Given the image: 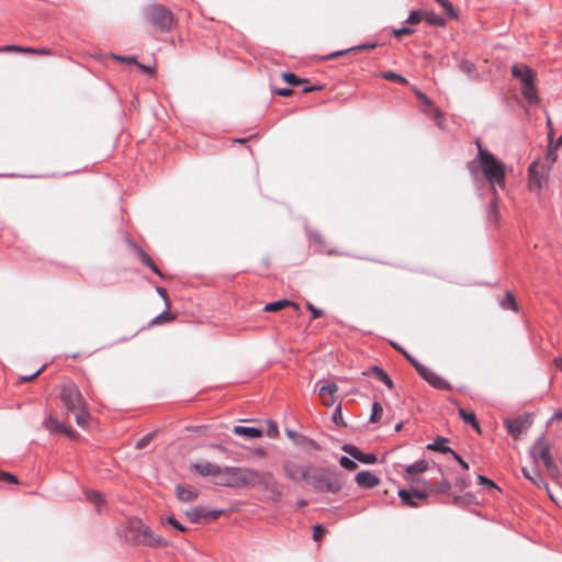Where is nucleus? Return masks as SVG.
Returning <instances> with one entry per match:
<instances>
[{
  "instance_id": "49530a36",
  "label": "nucleus",
  "mask_w": 562,
  "mask_h": 562,
  "mask_svg": "<svg viewBox=\"0 0 562 562\" xmlns=\"http://www.w3.org/2000/svg\"><path fill=\"white\" fill-rule=\"evenodd\" d=\"M326 530L321 525H315L313 528V539L314 541H319L325 535Z\"/></svg>"
},
{
  "instance_id": "58836bf2",
  "label": "nucleus",
  "mask_w": 562,
  "mask_h": 562,
  "mask_svg": "<svg viewBox=\"0 0 562 562\" xmlns=\"http://www.w3.org/2000/svg\"><path fill=\"white\" fill-rule=\"evenodd\" d=\"M423 111L434 120H439L442 115L440 110L438 108L434 106L432 103H431V106H426L423 109Z\"/></svg>"
},
{
  "instance_id": "864d4df0",
  "label": "nucleus",
  "mask_w": 562,
  "mask_h": 562,
  "mask_svg": "<svg viewBox=\"0 0 562 562\" xmlns=\"http://www.w3.org/2000/svg\"><path fill=\"white\" fill-rule=\"evenodd\" d=\"M44 367L40 368L37 371H35L34 373L30 374V373H26L25 375H21V380L23 382H30L32 380H34L37 375H40V373L43 371Z\"/></svg>"
},
{
  "instance_id": "a18cd8bd",
  "label": "nucleus",
  "mask_w": 562,
  "mask_h": 562,
  "mask_svg": "<svg viewBox=\"0 0 562 562\" xmlns=\"http://www.w3.org/2000/svg\"><path fill=\"white\" fill-rule=\"evenodd\" d=\"M153 438H154L153 434H147L146 436H144L136 442V449H138V450L144 449L145 447H147L149 445V442L153 440Z\"/></svg>"
},
{
  "instance_id": "bb28decb",
  "label": "nucleus",
  "mask_w": 562,
  "mask_h": 562,
  "mask_svg": "<svg viewBox=\"0 0 562 562\" xmlns=\"http://www.w3.org/2000/svg\"><path fill=\"white\" fill-rule=\"evenodd\" d=\"M562 145V136L558 139V142L555 144L552 143H549L548 145V153L546 155V159L549 164V168L552 164H554L558 159V156H557V149L559 148V146Z\"/></svg>"
},
{
  "instance_id": "9d476101",
  "label": "nucleus",
  "mask_w": 562,
  "mask_h": 562,
  "mask_svg": "<svg viewBox=\"0 0 562 562\" xmlns=\"http://www.w3.org/2000/svg\"><path fill=\"white\" fill-rule=\"evenodd\" d=\"M504 424L508 432L517 439L520 435H524L530 428L532 420L529 416L519 417L516 419H505Z\"/></svg>"
},
{
  "instance_id": "5701e85b",
  "label": "nucleus",
  "mask_w": 562,
  "mask_h": 562,
  "mask_svg": "<svg viewBox=\"0 0 562 562\" xmlns=\"http://www.w3.org/2000/svg\"><path fill=\"white\" fill-rule=\"evenodd\" d=\"M493 195L494 196L490 203V207L487 211V221L490 223L496 225L498 223V218H499V214H498V210H497L498 196H497L496 190L493 191Z\"/></svg>"
},
{
  "instance_id": "473e14b6",
  "label": "nucleus",
  "mask_w": 562,
  "mask_h": 562,
  "mask_svg": "<svg viewBox=\"0 0 562 562\" xmlns=\"http://www.w3.org/2000/svg\"><path fill=\"white\" fill-rule=\"evenodd\" d=\"M282 79L286 82V83H290V85H293V86H299V85H302L304 82H307L306 79H300L297 78L294 74L292 72H283L281 75Z\"/></svg>"
},
{
  "instance_id": "5fc2aeb1",
  "label": "nucleus",
  "mask_w": 562,
  "mask_h": 562,
  "mask_svg": "<svg viewBox=\"0 0 562 562\" xmlns=\"http://www.w3.org/2000/svg\"><path fill=\"white\" fill-rule=\"evenodd\" d=\"M415 92H416V97L424 103V105H425L424 108L431 106L432 102L430 99H428V97L425 93L417 91V90Z\"/></svg>"
},
{
  "instance_id": "c03bdc74",
  "label": "nucleus",
  "mask_w": 562,
  "mask_h": 562,
  "mask_svg": "<svg viewBox=\"0 0 562 562\" xmlns=\"http://www.w3.org/2000/svg\"><path fill=\"white\" fill-rule=\"evenodd\" d=\"M166 522L169 526L173 527L175 529H177V530H179L181 532L187 531V528L183 525H181L180 522H178L176 520V518L173 517V515L168 516L167 519H166Z\"/></svg>"
},
{
  "instance_id": "bf43d9fd",
  "label": "nucleus",
  "mask_w": 562,
  "mask_h": 562,
  "mask_svg": "<svg viewBox=\"0 0 562 562\" xmlns=\"http://www.w3.org/2000/svg\"><path fill=\"white\" fill-rule=\"evenodd\" d=\"M137 67H138L140 70H143V71H145V72L149 74L150 76H154V75H155V72H156L155 68H154V67H151V66H145V65L139 64V63H138V64H137Z\"/></svg>"
},
{
  "instance_id": "e2e57ef3",
  "label": "nucleus",
  "mask_w": 562,
  "mask_h": 562,
  "mask_svg": "<svg viewBox=\"0 0 562 562\" xmlns=\"http://www.w3.org/2000/svg\"><path fill=\"white\" fill-rule=\"evenodd\" d=\"M404 356L409 360V362L414 366L417 372L418 368L425 367L424 364L419 363L416 359L412 358L408 353L404 352Z\"/></svg>"
},
{
  "instance_id": "f704fd0d",
  "label": "nucleus",
  "mask_w": 562,
  "mask_h": 562,
  "mask_svg": "<svg viewBox=\"0 0 562 562\" xmlns=\"http://www.w3.org/2000/svg\"><path fill=\"white\" fill-rule=\"evenodd\" d=\"M175 319V315H172L171 313H168V312H162L161 314H159L158 316H156L150 325H158V324H162V323H168V322H171Z\"/></svg>"
},
{
  "instance_id": "393cba45",
  "label": "nucleus",
  "mask_w": 562,
  "mask_h": 562,
  "mask_svg": "<svg viewBox=\"0 0 562 562\" xmlns=\"http://www.w3.org/2000/svg\"><path fill=\"white\" fill-rule=\"evenodd\" d=\"M459 415L462 418V420L467 424H471L472 427L477 431L481 432L480 425L476 420L475 414L473 412H467L464 408L459 407Z\"/></svg>"
},
{
  "instance_id": "a19ab883",
  "label": "nucleus",
  "mask_w": 562,
  "mask_h": 562,
  "mask_svg": "<svg viewBox=\"0 0 562 562\" xmlns=\"http://www.w3.org/2000/svg\"><path fill=\"white\" fill-rule=\"evenodd\" d=\"M0 481L7 482V483H12V484H19V480L14 474L4 472L1 470H0Z\"/></svg>"
},
{
  "instance_id": "c85d7f7f",
  "label": "nucleus",
  "mask_w": 562,
  "mask_h": 562,
  "mask_svg": "<svg viewBox=\"0 0 562 562\" xmlns=\"http://www.w3.org/2000/svg\"><path fill=\"white\" fill-rule=\"evenodd\" d=\"M290 304H291V301H289V300H280V301H276V302L266 304V306L263 307V311L265 312H278L284 307H289Z\"/></svg>"
},
{
  "instance_id": "f03ea898",
  "label": "nucleus",
  "mask_w": 562,
  "mask_h": 562,
  "mask_svg": "<svg viewBox=\"0 0 562 562\" xmlns=\"http://www.w3.org/2000/svg\"><path fill=\"white\" fill-rule=\"evenodd\" d=\"M60 401L66 409L76 416L77 425L86 427L89 418L88 404L75 383H68L61 387Z\"/></svg>"
},
{
  "instance_id": "603ef678",
  "label": "nucleus",
  "mask_w": 562,
  "mask_h": 562,
  "mask_svg": "<svg viewBox=\"0 0 562 562\" xmlns=\"http://www.w3.org/2000/svg\"><path fill=\"white\" fill-rule=\"evenodd\" d=\"M412 33H413V30L409 27H402V29L393 31L394 36L397 38H401L404 35H411Z\"/></svg>"
},
{
  "instance_id": "774afa93",
  "label": "nucleus",
  "mask_w": 562,
  "mask_h": 562,
  "mask_svg": "<svg viewBox=\"0 0 562 562\" xmlns=\"http://www.w3.org/2000/svg\"><path fill=\"white\" fill-rule=\"evenodd\" d=\"M553 364L557 369L561 370L562 371V358H555L553 360Z\"/></svg>"
},
{
  "instance_id": "79ce46f5",
  "label": "nucleus",
  "mask_w": 562,
  "mask_h": 562,
  "mask_svg": "<svg viewBox=\"0 0 562 562\" xmlns=\"http://www.w3.org/2000/svg\"><path fill=\"white\" fill-rule=\"evenodd\" d=\"M359 462L364 464H372L376 462V457L372 453H363L361 452L359 458L357 459Z\"/></svg>"
},
{
  "instance_id": "6e6d98bb",
  "label": "nucleus",
  "mask_w": 562,
  "mask_h": 562,
  "mask_svg": "<svg viewBox=\"0 0 562 562\" xmlns=\"http://www.w3.org/2000/svg\"><path fill=\"white\" fill-rule=\"evenodd\" d=\"M479 482H480V484H482L486 487H496V485L493 481H491L490 479H487L483 475H479Z\"/></svg>"
},
{
  "instance_id": "2eb2a0df",
  "label": "nucleus",
  "mask_w": 562,
  "mask_h": 562,
  "mask_svg": "<svg viewBox=\"0 0 562 562\" xmlns=\"http://www.w3.org/2000/svg\"><path fill=\"white\" fill-rule=\"evenodd\" d=\"M45 427L50 432H60L66 435L67 437L75 439L77 438V434L67 425L59 423L55 417L49 416L45 422Z\"/></svg>"
},
{
  "instance_id": "72a5a7b5",
  "label": "nucleus",
  "mask_w": 562,
  "mask_h": 562,
  "mask_svg": "<svg viewBox=\"0 0 562 562\" xmlns=\"http://www.w3.org/2000/svg\"><path fill=\"white\" fill-rule=\"evenodd\" d=\"M132 249L137 254L139 260L145 265H149V262L153 260L139 246H137L134 243H131Z\"/></svg>"
},
{
  "instance_id": "423d86ee",
  "label": "nucleus",
  "mask_w": 562,
  "mask_h": 562,
  "mask_svg": "<svg viewBox=\"0 0 562 562\" xmlns=\"http://www.w3.org/2000/svg\"><path fill=\"white\" fill-rule=\"evenodd\" d=\"M128 529L132 533L133 540L138 544L150 547L168 546V541L165 538L155 535L151 529L143 524L139 519L130 520Z\"/></svg>"
},
{
  "instance_id": "6ab92c4d",
  "label": "nucleus",
  "mask_w": 562,
  "mask_h": 562,
  "mask_svg": "<svg viewBox=\"0 0 562 562\" xmlns=\"http://www.w3.org/2000/svg\"><path fill=\"white\" fill-rule=\"evenodd\" d=\"M194 468H195L196 472H199L203 476L220 475L223 473L218 465L210 463V462L198 463L194 465Z\"/></svg>"
},
{
  "instance_id": "7ed1b4c3",
  "label": "nucleus",
  "mask_w": 562,
  "mask_h": 562,
  "mask_svg": "<svg viewBox=\"0 0 562 562\" xmlns=\"http://www.w3.org/2000/svg\"><path fill=\"white\" fill-rule=\"evenodd\" d=\"M476 145L479 148L476 161L480 165L483 176L492 186L493 191L496 187L504 188L506 171L504 164L499 161L492 153L484 149L480 143H476Z\"/></svg>"
},
{
  "instance_id": "09e8293b",
  "label": "nucleus",
  "mask_w": 562,
  "mask_h": 562,
  "mask_svg": "<svg viewBox=\"0 0 562 562\" xmlns=\"http://www.w3.org/2000/svg\"><path fill=\"white\" fill-rule=\"evenodd\" d=\"M434 490L438 493H447L450 490V483L447 481H441L434 487Z\"/></svg>"
},
{
  "instance_id": "b1692460",
  "label": "nucleus",
  "mask_w": 562,
  "mask_h": 562,
  "mask_svg": "<svg viewBox=\"0 0 562 562\" xmlns=\"http://www.w3.org/2000/svg\"><path fill=\"white\" fill-rule=\"evenodd\" d=\"M368 374L373 375L375 379L382 381L389 389H393L394 384L391 378L379 367H373L370 369Z\"/></svg>"
},
{
  "instance_id": "4c0bfd02",
  "label": "nucleus",
  "mask_w": 562,
  "mask_h": 562,
  "mask_svg": "<svg viewBox=\"0 0 562 562\" xmlns=\"http://www.w3.org/2000/svg\"><path fill=\"white\" fill-rule=\"evenodd\" d=\"M382 78L386 79V80H392V81H396V82H400L402 85H406L407 83V79L402 77L401 75H397L393 71H385L382 74Z\"/></svg>"
},
{
  "instance_id": "0e129e2a",
  "label": "nucleus",
  "mask_w": 562,
  "mask_h": 562,
  "mask_svg": "<svg viewBox=\"0 0 562 562\" xmlns=\"http://www.w3.org/2000/svg\"><path fill=\"white\" fill-rule=\"evenodd\" d=\"M300 443H306L308 447H312L314 449H318V445L314 440L306 439L304 437L301 438Z\"/></svg>"
},
{
  "instance_id": "cd10ccee",
  "label": "nucleus",
  "mask_w": 562,
  "mask_h": 562,
  "mask_svg": "<svg viewBox=\"0 0 562 562\" xmlns=\"http://www.w3.org/2000/svg\"><path fill=\"white\" fill-rule=\"evenodd\" d=\"M501 306L504 310H512L514 312L518 311V305H517V302L515 300V296L510 292H507L505 294L504 299L501 302Z\"/></svg>"
},
{
  "instance_id": "20e7f679",
  "label": "nucleus",
  "mask_w": 562,
  "mask_h": 562,
  "mask_svg": "<svg viewBox=\"0 0 562 562\" xmlns=\"http://www.w3.org/2000/svg\"><path fill=\"white\" fill-rule=\"evenodd\" d=\"M307 481L319 493H337L342 486L340 474L326 468L315 469Z\"/></svg>"
},
{
  "instance_id": "39448f33",
  "label": "nucleus",
  "mask_w": 562,
  "mask_h": 562,
  "mask_svg": "<svg viewBox=\"0 0 562 562\" xmlns=\"http://www.w3.org/2000/svg\"><path fill=\"white\" fill-rule=\"evenodd\" d=\"M512 75L518 79L521 85V93L530 103L539 101L536 82V72L524 64H515L512 66Z\"/></svg>"
},
{
  "instance_id": "de8ad7c7",
  "label": "nucleus",
  "mask_w": 562,
  "mask_h": 562,
  "mask_svg": "<svg viewBox=\"0 0 562 562\" xmlns=\"http://www.w3.org/2000/svg\"><path fill=\"white\" fill-rule=\"evenodd\" d=\"M267 435L270 437V438H276L279 436V429H278V426L276 423L273 422H269L268 423V430H267Z\"/></svg>"
},
{
  "instance_id": "f8f14e48",
  "label": "nucleus",
  "mask_w": 562,
  "mask_h": 562,
  "mask_svg": "<svg viewBox=\"0 0 562 562\" xmlns=\"http://www.w3.org/2000/svg\"><path fill=\"white\" fill-rule=\"evenodd\" d=\"M418 374L427 381L431 386L438 390H450L451 385L449 382H447L443 378H441L439 374L434 372L427 367H420L418 368Z\"/></svg>"
},
{
  "instance_id": "4d7b16f0",
  "label": "nucleus",
  "mask_w": 562,
  "mask_h": 562,
  "mask_svg": "<svg viewBox=\"0 0 562 562\" xmlns=\"http://www.w3.org/2000/svg\"><path fill=\"white\" fill-rule=\"evenodd\" d=\"M113 58L117 59L120 61H123V63H127V64H135V65L138 64V61L136 60L135 57H122V56L113 55Z\"/></svg>"
},
{
  "instance_id": "8fccbe9b",
  "label": "nucleus",
  "mask_w": 562,
  "mask_h": 562,
  "mask_svg": "<svg viewBox=\"0 0 562 562\" xmlns=\"http://www.w3.org/2000/svg\"><path fill=\"white\" fill-rule=\"evenodd\" d=\"M306 307L311 311L313 319L323 316V311L315 307L312 303H307Z\"/></svg>"
},
{
  "instance_id": "4468645a",
  "label": "nucleus",
  "mask_w": 562,
  "mask_h": 562,
  "mask_svg": "<svg viewBox=\"0 0 562 562\" xmlns=\"http://www.w3.org/2000/svg\"><path fill=\"white\" fill-rule=\"evenodd\" d=\"M429 495V492L428 491H418V490H413V491H406V490H401L398 492V496L402 501V503L406 506H409V507H418V503L416 502L417 499L418 501H424L428 497Z\"/></svg>"
},
{
  "instance_id": "4be33fe9",
  "label": "nucleus",
  "mask_w": 562,
  "mask_h": 562,
  "mask_svg": "<svg viewBox=\"0 0 562 562\" xmlns=\"http://www.w3.org/2000/svg\"><path fill=\"white\" fill-rule=\"evenodd\" d=\"M176 495L179 501L186 502V503L193 502L198 497V494L193 490H191L188 486H183V485H177Z\"/></svg>"
},
{
  "instance_id": "412c9836",
  "label": "nucleus",
  "mask_w": 562,
  "mask_h": 562,
  "mask_svg": "<svg viewBox=\"0 0 562 562\" xmlns=\"http://www.w3.org/2000/svg\"><path fill=\"white\" fill-rule=\"evenodd\" d=\"M521 472L524 476L529 480L531 483H533L538 487H543L548 491V484L544 482L542 476L538 473L536 470H529L527 468H522Z\"/></svg>"
},
{
  "instance_id": "f257e3e1",
  "label": "nucleus",
  "mask_w": 562,
  "mask_h": 562,
  "mask_svg": "<svg viewBox=\"0 0 562 562\" xmlns=\"http://www.w3.org/2000/svg\"><path fill=\"white\" fill-rule=\"evenodd\" d=\"M223 481L229 487H252L260 485L273 497H281V488L270 472H260L250 468H226L223 473Z\"/></svg>"
},
{
  "instance_id": "2f4dec72",
  "label": "nucleus",
  "mask_w": 562,
  "mask_h": 562,
  "mask_svg": "<svg viewBox=\"0 0 562 562\" xmlns=\"http://www.w3.org/2000/svg\"><path fill=\"white\" fill-rule=\"evenodd\" d=\"M86 498L98 508L104 503L103 496L97 491H88L86 493Z\"/></svg>"
},
{
  "instance_id": "c9c22d12",
  "label": "nucleus",
  "mask_w": 562,
  "mask_h": 562,
  "mask_svg": "<svg viewBox=\"0 0 562 562\" xmlns=\"http://www.w3.org/2000/svg\"><path fill=\"white\" fill-rule=\"evenodd\" d=\"M422 20H424V10L412 11L407 18V23L416 25Z\"/></svg>"
},
{
  "instance_id": "37998d69",
  "label": "nucleus",
  "mask_w": 562,
  "mask_h": 562,
  "mask_svg": "<svg viewBox=\"0 0 562 562\" xmlns=\"http://www.w3.org/2000/svg\"><path fill=\"white\" fill-rule=\"evenodd\" d=\"M342 450L356 460L359 458L361 453V451L356 446L352 445H345L342 447Z\"/></svg>"
},
{
  "instance_id": "338daca9",
  "label": "nucleus",
  "mask_w": 562,
  "mask_h": 562,
  "mask_svg": "<svg viewBox=\"0 0 562 562\" xmlns=\"http://www.w3.org/2000/svg\"><path fill=\"white\" fill-rule=\"evenodd\" d=\"M157 292L165 300L167 306H169V299H168V295H167V291L164 288H157Z\"/></svg>"
},
{
  "instance_id": "052dcab7",
  "label": "nucleus",
  "mask_w": 562,
  "mask_h": 562,
  "mask_svg": "<svg viewBox=\"0 0 562 562\" xmlns=\"http://www.w3.org/2000/svg\"><path fill=\"white\" fill-rule=\"evenodd\" d=\"M547 126H548V130H549V132H548L549 143H552L553 142L554 132H553L551 119L547 120Z\"/></svg>"
},
{
  "instance_id": "e433bc0d",
  "label": "nucleus",
  "mask_w": 562,
  "mask_h": 562,
  "mask_svg": "<svg viewBox=\"0 0 562 562\" xmlns=\"http://www.w3.org/2000/svg\"><path fill=\"white\" fill-rule=\"evenodd\" d=\"M382 412H383V408H382L381 404L378 402H374L372 405V414H371L370 420L372 423H378L382 417Z\"/></svg>"
},
{
  "instance_id": "a878e982",
  "label": "nucleus",
  "mask_w": 562,
  "mask_h": 562,
  "mask_svg": "<svg viewBox=\"0 0 562 562\" xmlns=\"http://www.w3.org/2000/svg\"><path fill=\"white\" fill-rule=\"evenodd\" d=\"M447 442H448V439H446L443 437H439L435 440L434 443H429L427 446V449L432 450V451H439L442 453L452 452V449L447 446Z\"/></svg>"
},
{
  "instance_id": "dca6fc26",
  "label": "nucleus",
  "mask_w": 562,
  "mask_h": 562,
  "mask_svg": "<svg viewBox=\"0 0 562 562\" xmlns=\"http://www.w3.org/2000/svg\"><path fill=\"white\" fill-rule=\"evenodd\" d=\"M356 482L364 488H372L380 483V479L370 471H361L356 475Z\"/></svg>"
},
{
  "instance_id": "f3484780",
  "label": "nucleus",
  "mask_w": 562,
  "mask_h": 562,
  "mask_svg": "<svg viewBox=\"0 0 562 562\" xmlns=\"http://www.w3.org/2000/svg\"><path fill=\"white\" fill-rule=\"evenodd\" d=\"M0 53H24V54H37V55H49L50 52L46 48H33L22 47L16 45H7L0 47Z\"/></svg>"
},
{
  "instance_id": "13d9d810",
  "label": "nucleus",
  "mask_w": 562,
  "mask_h": 562,
  "mask_svg": "<svg viewBox=\"0 0 562 562\" xmlns=\"http://www.w3.org/2000/svg\"><path fill=\"white\" fill-rule=\"evenodd\" d=\"M453 458L459 462V464L464 469V470H468L469 469V465L468 463L457 453L452 450V452H450Z\"/></svg>"
},
{
  "instance_id": "0eeeda50",
  "label": "nucleus",
  "mask_w": 562,
  "mask_h": 562,
  "mask_svg": "<svg viewBox=\"0 0 562 562\" xmlns=\"http://www.w3.org/2000/svg\"><path fill=\"white\" fill-rule=\"evenodd\" d=\"M147 22L160 32H169L176 23L171 11L160 4H151L145 9Z\"/></svg>"
},
{
  "instance_id": "c756f323",
  "label": "nucleus",
  "mask_w": 562,
  "mask_h": 562,
  "mask_svg": "<svg viewBox=\"0 0 562 562\" xmlns=\"http://www.w3.org/2000/svg\"><path fill=\"white\" fill-rule=\"evenodd\" d=\"M424 20L430 24L436 26H443L445 25V19L438 16L431 11H425L424 10Z\"/></svg>"
},
{
  "instance_id": "1a4fd4ad",
  "label": "nucleus",
  "mask_w": 562,
  "mask_h": 562,
  "mask_svg": "<svg viewBox=\"0 0 562 562\" xmlns=\"http://www.w3.org/2000/svg\"><path fill=\"white\" fill-rule=\"evenodd\" d=\"M549 167L533 161L528 168V188L530 191H540L548 175Z\"/></svg>"
},
{
  "instance_id": "69168bd1",
  "label": "nucleus",
  "mask_w": 562,
  "mask_h": 562,
  "mask_svg": "<svg viewBox=\"0 0 562 562\" xmlns=\"http://www.w3.org/2000/svg\"><path fill=\"white\" fill-rule=\"evenodd\" d=\"M147 267H148L151 271H154L156 274H158L159 277H162L161 271L159 270V268L156 266V263H155L153 260L149 262V265H147Z\"/></svg>"
},
{
  "instance_id": "aec40b11",
  "label": "nucleus",
  "mask_w": 562,
  "mask_h": 562,
  "mask_svg": "<svg viewBox=\"0 0 562 562\" xmlns=\"http://www.w3.org/2000/svg\"><path fill=\"white\" fill-rule=\"evenodd\" d=\"M233 432L238 436H243L249 439L260 438L262 436V430L255 427H244V426H235L233 428Z\"/></svg>"
},
{
  "instance_id": "680f3d73",
  "label": "nucleus",
  "mask_w": 562,
  "mask_h": 562,
  "mask_svg": "<svg viewBox=\"0 0 562 562\" xmlns=\"http://www.w3.org/2000/svg\"><path fill=\"white\" fill-rule=\"evenodd\" d=\"M276 93L278 95H282V97H289L293 93V90L288 89V88H281V89H276Z\"/></svg>"
},
{
  "instance_id": "9b49d317",
  "label": "nucleus",
  "mask_w": 562,
  "mask_h": 562,
  "mask_svg": "<svg viewBox=\"0 0 562 562\" xmlns=\"http://www.w3.org/2000/svg\"><path fill=\"white\" fill-rule=\"evenodd\" d=\"M283 471L288 479L299 482L301 480L307 481L310 477L311 469L303 467L292 461H288L283 464Z\"/></svg>"
},
{
  "instance_id": "7c9ffc66",
  "label": "nucleus",
  "mask_w": 562,
  "mask_h": 562,
  "mask_svg": "<svg viewBox=\"0 0 562 562\" xmlns=\"http://www.w3.org/2000/svg\"><path fill=\"white\" fill-rule=\"evenodd\" d=\"M427 468H428L427 461L422 460V461L415 462L414 464L408 465L406 469V472L408 474L422 473V472L426 471Z\"/></svg>"
},
{
  "instance_id": "a211bd4d",
  "label": "nucleus",
  "mask_w": 562,
  "mask_h": 562,
  "mask_svg": "<svg viewBox=\"0 0 562 562\" xmlns=\"http://www.w3.org/2000/svg\"><path fill=\"white\" fill-rule=\"evenodd\" d=\"M338 386L335 383H328L319 389V397L325 406H331L335 403V394Z\"/></svg>"
},
{
  "instance_id": "ea45409f",
  "label": "nucleus",
  "mask_w": 562,
  "mask_h": 562,
  "mask_svg": "<svg viewBox=\"0 0 562 562\" xmlns=\"http://www.w3.org/2000/svg\"><path fill=\"white\" fill-rule=\"evenodd\" d=\"M339 463L342 468H345L349 471H353L358 467L357 463L353 460L349 459L348 457H341L339 459Z\"/></svg>"
},
{
  "instance_id": "ddd939ff",
  "label": "nucleus",
  "mask_w": 562,
  "mask_h": 562,
  "mask_svg": "<svg viewBox=\"0 0 562 562\" xmlns=\"http://www.w3.org/2000/svg\"><path fill=\"white\" fill-rule=\"evenodd\" d=\"M184 514L191 522L200 524L203 521V519H207V518H210L212 520L217 519L223 514V510L209 512L203 507H195V508L186 510Z\"/></svg>"
},
{
  "instance_id": "3c124183",
  "label": "nucleus",
  "mask_w": 562,
  "mask_h": 562,
  "mask_svg": "<svg viewBox=\"0 0 562 562\" xmlns=\"http://www.w3.org/2000/svg\"><path fill=\"white\" fill-rule=\"evenodd\" d=\"M438 2L442 5V8L450 16H454V11L451 2H449L448 0H438Z\"/></svg>"
},
{
  "instance_id": "6e6552de",
  "label": "nucleus",
  "mask_w": 562,
  "mask_h": 562,
  "mask_svg": "<svg viewBox=\"0 0 562 562\" xmlns=\"http://www.w3.org/2000/svg\"><path fill=\"white\" fill-rule=\"evenodd\" d=\"M530 456L535 461L541 460L549 474L553 477H558L559 469L551 457L550 445L544 438L541 437L535 442L530 449Z\"/></svg>"
}]
</instances>
